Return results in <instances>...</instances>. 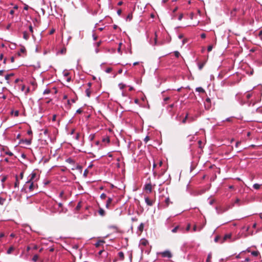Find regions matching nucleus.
<instances>
[{
	"instance_id": "obj_51",
	"label": "nucleus",
	"mask_w": 262,
	"mask_h": 262,
	"mask_svg": "<svg viewBox=\"0 0 262 262\" xmlns=\"http://www.w3.org/2000/svg\"><path fill=\"white\" fill-rule=\"evenodd\" d=\"M112 71V69L110 68H107L106 70V72L107 73H110Z\"/></svg>"
},
{
	"instance_id": "obj_37",
	"label": "nucleus",
	"mask_w": 262,
	"mask_h": 262,
	"mask_svg": "<svg viewBox=\"0 0 262 262\" xmlns=\"http://www.w3.org/2000/svg\"><path fill=\"white\" fill-rule=\"evenodd\" d=\"M14 116L15 117H17L19 115V111H15L14 112Z\"/></svg>"
},
{
	"instance_id": "obj_14",
	"label": "nucleus",
	"mask_w": 262,
	"mask_h": 262,
	"mask_svg": "<svg viewBox=\"0 0 262 262\" xmlns=\"http://www.w3.org/2000/svg\"><path fill=\"white\" fill-rule=\"evenodd\" d=\"M23 38L26 39V40H28L29 38V34H28V33L26 31H24L23 32Z\"/></svg>"
},
{
	"instance_id": "obj_31",
	"label": "nucleus",
	"mask_w": 262,
	"mask_h": 262,
	"mask_svg": "<svg viewBox=\"0 0 262 262\" xmlns=\"http://www.w3.org/2000/svg\"><path fill=\"white\" fill-rule=\"evenodd\" d=\"M143 228H144V224L143 223H141L139 227V229L140 231H142Z\"/></svg>"
},
{
	"instance_id": "obj_25",
	"label": "nucleus",
	"mask_w": 262,
	"mask_h": 262,
	"mask_svg": "<svg viewBox=\"0 0 262 262\" xmlns=\"http://www.w3.org/2000/svg\"><path fill=\"white\" fill-rule=\"evenodd\" d=\"M260 185L258 184H254L253 185V188L255 189H259L260 188Z\"/></svg>"
},
{
	"instance_id": "obj_26",
	"label": "nucleus",
	"mask_w": 262,
	"mask_h": 262,
	"mask_svg": "<svg viewBox=\"0 0 262 262\" xmlns=\"http://www.w3.org/2000/svg\"><path fill=\"white\" fill-rule=\"evenodd\" d=\"M6 199L0 196V205H2L5 202Z\"/></svg>"
},
{
	"instance_id": "obj_22",
	"label": "nucleus",
	"mask_w": 262,
	"mask_h": 262,
	"mask_svg": "<svg viewBox=\"0 0 262 262\" xmlns=\"http://www.w3.org/2000/svg\"><path fill=\"white\" fill-rule=\"evenodd\" d=\"M165 202L166 207H168L170 203H172V202H170L169 198H167L166 199Z\"/></svg>"
},
{
	"instance_id": "obj_39",
	"label": "nucleus",
	"mask_w": 262,
	"mask_h": 262,
	"mask_svg": "<svg viewBox=\"0 0 262 262\" xmlns=\"http://www.w3.org/2000/svg\"><path fill=\"white\" fill-rule=\"evenodd\" d=\"M66 48H63L60 51V52H61V54H64V53H66Z\"/></svg>"
},
{
	"instance_id": "obj_6",
	"label": "nucleus",
	"mask_w": 262,
	"mask_h": 262,
	"mask_svg": "<svg viewBox=\"0 0 262 262\" xmlns=\"http://www.w3.org/2000/svg\"><path fill=\"white\" fill-rule=\"evenodd\" d=\"M104 243H105V242L104 241L99 240L95 244V245L96 247L98 248V247H100L101 245H102Z\"/></svg>"
},
{
	"instance_id": "obj_21",
	"label": "nucleus",
	"mask_w": 262,
	"mask_h": 262,
	"mask_svg": "<svg viewBox=\"0 0 262 262\" xmlns=\"http://www.w3.org/2000/svg\"><path fill=\"white\" fill-rule=\"evenodd\" d=\"M205 64V61L203 62H200L199 63V69L200 70H201L203 68Z\"/></svg>"
},
{
	"instance_id": "obj_19",
	"label": "nucleus",
	"mask_w": 262,
	"mask_h": 262,
	"mask_svg": "<svg viewBox=\"0 0 262 262\" xmlns=\"http://www.w3.org/2000/svg\"><path fill=\"white\" fill-rule=\"evenodd\" d=\"M14 250V248L13 246L10 247L7 250V253L8 254H10L12 253V251H13Z\"/></svg>"
},
{
	"instance_id": "obj_49",
	"label": "nucleus",
	"mask_w": 262,
	"mask_h": 262,
	"mask_svg": "<svg viewBox=\"0 0 262 262\" xmlns=\"http://www.w3.org/2000/svg\"><path fill=\"white\" fill-rule=\"evenodd\" d=\"M149 140V137L148 136H146L145 139L144 141L146 143L148 140Z\"/></svg>"
},
{
	"instance_id": "obj_64",
	"label": "nucleus",
	"mask_w": 262,
	"mask_h": 262,
	"mask_svg": "<svg viewBox=\"0 0 262 262\" xmlns=\"http://www.w3.org/2000/svg\"><path fill=\"white\" fill-rule=\"evenodd\" d=\"M28 134L29 135H32V132L31 130H28V132H27Z\"/></svg>"
},
{
	"instance_id": "obj_13",
	"label": "nucleus",
	"mask_w": 262,
	"mask_h": 262,
	"mask_svg": "<svg viewBox=\"0 0 262 262\" xmlns=\"http://www.w3.org/2000/svg\"><path fill=\"white\" fill-rule=\"evenodd\" d=\"M28 184H29V191H32L34 188V185L33 182H31V183H28Z\"/></svg>"
},
{
	"instance_id": "obj_45",
	"label": "nucleus",
	"mask_w": 262,
	"mask_h": 262,
	"mask_svg": "<svg viewBox=\"0 0 262 262\" xmlns=\"http://www.w3.org/2000/svg\"><path fill=\"white\" fill-rule=\"evenodd\" d=\"M55 30L54 29H52L49 32V34L51 35L53 34L55 32Z\"/></svg>"
},
{
	"instance_id": "obj_5",
	"label": "nucleus",
	"mask_w": 262,
	"mask_h": 262,
	"mask_svg": "<svg viewBox=\"0 0 262 262\" xmlns=\"http://www.w3.org/2000/svg\"><path fill=\"white\" fill-rule=\"evenodd\" d=\"M30 178L28 180V181L26 182V183H30L31 182H33V180L36 178V173L35 172H32L30 174Z\"/></svg>"
},
{
	"instance_id": "obj_60",
	"label": "nucleus",
	"mask_w": 262,
	"mask_h": 262,
	"mask_svg": "<svg viewBox=\"0 0 262 262\" xmlns=\"http://www.w3.org/2000/svg\"><path fill=\"white\" fill-rule=\"evenodd\" d=\"M9 13H10V14L13 15V14H14V10H11L10 11V12H9Z\"/></svg>"
},
{
	"instance_id": "obj_52",
	"label": "nucleus",
	"mask_w": 262,
	"mask_h": 262,
	"mask_svg": "<svg viewBox=\"0 0 262 262\" xmlns=\"http://www.w3.org/2000/svg\"><path fill=\"white\" fill-rule=\"evenodd\" d=\"M201 37L202 38H205L206 37V34L205 33H202L201 34Z\"/></svg>"
},
{
	"instance_id": "obj_12",
	"label": "nucleus",
	"mask_w": 262,
	"mask_h": 262,
	"mask_svg": "<svg viewBox=\"0 0 262 262\" xmlns=\"http://www.w3.org/2000/svg\"><path fill=\"white\" fill-rule=\"evenodd\" d=\"M195 91L199 93H205V90L203 88H202V87L196 88L195 89Z\"/></svg>"
},
{
	"instance_id": "obj_54",
	"label": "nucleus",
	"mask_w": 262,
	"mask_h": 262,
	"mask_svg": "<svg viewBox=\"0 0 262 262\" xmlns=\"http://www.w3.org/2000/svg\"><path fill=\"white\" fill-rule=\"evenodd\" d=\"M241 142L240 141H237L236 143V144H235V147H237L238 146V145L239 144H241Z\"/></svg>"
},
{
	"instance_id": "obj_4",
	"label": "nucleus",
	"mask_w": 262,
	"mask_h": 262,
	"mask_svg": "<svg viewBox=\"0 0 262 262\" xmlns=\"http://www.w3.org/2000/svg\"><path fill=\"white\" fill-rule=\"evenodd\" d=\"M145 201L146 204L149 206H152L154 203V201L152 200H150L148 197H146L145 198Z\"/></svg>"
},
{
	"instance_id": "obj_55",
	"label": "nucleus",
	"mask_w": 262,
	"mask_h": 262,
	"mask_svg": "<svg viewBox=\"0 0 262 262\" xmlns=\"http://www.w3.org/2000/svg\"><path fill=\"white\" fill-rule=\"evenodd\" d=\"M56 115H54L52 117V121H55L56 120Z\"/></svg>"
},
{
	"instance_id": "obj_30",
	"label": "nucleus",
	"mask_w": 262,
	"mask_h": 262,
	"mask_svg": "<svg viewBox=\"0 0 262 262\" xmlns=\"http://www.w3.org/2000/svg\"><path fill=\"white\" fill-rule=\"evenodd\" d=\"M106 198V195L104 193H102L100 195V198L102 200L105 199Z\"/></svg>"
},
{
	"instance_id": "obj_43",
	"label": "nucleus",
	"mask_w": 262,
	"mask_h": 262,
	"mask_svg": "<svg viewBox=\"0 0 262 262\" xmlns=\"http://www.w3.org/2000/svg\"><path fill=\"white\" fill-rule=\"evenodd\" d=\"M148 243V242L147 241H143L141 243V244L144 245V246H146V245Z\"/></svg>"
},
{
	"instance_id": "obj_29",
	"label": "nucleus",
	"mask_w": 262,
	"mask_h": 262,
	"mask_svg": "<svg viewBox=\"0 0 262 262\" xmlns=\"http://www.w3.org/2000/svg\"><path fill=\"white\" fill-rule=\"evenodd\" d=\"M179 228V226H176V227H174L172 230V232L173 233H176L177 232V230H178V229Z\"/></svg>"
},
{
	"instance_id": "obj_10",
	"label": "nucleus",
	"mask_w": 262,
	"mask_h": 262,
	"mask_svg": "<svg viewBox=\"0 0 262 262\" xmlns=\"http://www.w3.org/2000/svg\"><path fill=\"white\" fill-rule=\"evenodd\" d=\"M231 236H232V234L231 233H229V234H227L225 235L223 237V242H225L227 239L230 238L231 237Z\"/></svg>"
},
{
	"instance_id": "obj_16",
	"label": "nucleus",
	"mask_w": 262,
	"mask_h": 262,
	"mask_svg": "<svg viewBox=\"0 0 262 262\" xmlns=\"http://www.w3.org/2000/svg\"><path fill=\"white\" fill-rule=\"evenodd\" d=\"M15 184H14V186L15 187H18V186H19V181L18 180V177L17 176H15Z\"/></svg>"
},
{
	"instance_id": "obj_48",
	"label": "nucleus",
	"mask_w": 262,
	"mask_h": 262,
	"mask_svg": "<svg viewBox=\"0 0 262 262\" xmlns=\"http://www.w3.org/2000/svg\"><path fill=\"white\" fill-rule=\"evenodd\" d=\"M133 17V15L132 14H129L127 16V18L129 19V20H130Z\"/></svg>"
},
{
	"instance_id": "obj_3",
	"label": "nucleus",
	"mask_w": 262,
	"mask_h": 262,
	"mask_svg": "<svg viewBox=\"0 0 262 262\" xmlns=\"http://www.w3.org/2000/svg\"><path fill=\"white\" fill-rule=\"evenodd\" d=\"M144 189L147 191V192L150 193L152 191V186L150 183L145 184L144 186Z\"/></svg>"
},
{
	"instance_id": "obj_59",
	"label": "nucleus",
	"mask_w": 262,
	"mask_h": 262,
	"mask_svg": "<svg viewBox=\"0 0 262 262\" xmlns=\"http://www.w3.org/2000/svg\"><path fill=\"white\" fill-rule=\"evenodd\" d=\"M259 36L262 38V30L260 31L258 34Z\"/></svg>"
},
{
	"instance_id": "obj_46",
	"label": "nucleus",
	"mask_w": 262,
	"mask_h": 262,
	"mask_svg": "<svg viewBox=\"0 0 262 262\" xmlns=\"http://www.w3.org/2000/svg\"><path fill=\"white\" fill-rule=\"evenodd\" d=\"M82 112V110L80 108H79L76 111V113L78 114H81Z\"/></svg>"
},
{
	"instance_id": "obj_50",
	"label": "nucleus",
	"mask_w": 262,
	"mask_h": 262,
	"mask_svg": "<svg viewBox=\"0 0 262 262\" xmlns=\"http://www.w3.org/2000/svg\"><path fill=\"white\" fill-rule=\"evenodd\" d=\"M121 13H122V10H121V9H118V10H117V14H118V15H120L121 14Z\"/></svg>"
},
{
	"instance_id": "obj_36",
	"label": "nucleus",
	"mask_w": 262,
	"mask_h": 262,
	"mask_svg": "<svg viewBox=\"0 0 262 262\" xmlns=\"http://www.w3.org/2000/svg\"><path fill=\"white\" fill-rule=\"evenodd\" d=\"M191 228V225L190 224H188L187 226V227L186 228V230L188 232L190 230V229Z\"/></svg>"
},
{
	"instance_id": "obj_18",
	"label": "nucleus",
	"mask_w": 262,
	"mask_h": 262,
	"mask_svg": "<svg viewBox=\"0 0 262 262\" xmlns=\"http://www.w3.org/2000/svg\"><path fill=\"white\" fill-rule=\"evenodd\" d=\"M38 259L39 256L37 254H35L32 257V261L33 262H36Z\"/></svg>"
},
{
	"instance_id": "obj_42",
	"label": "nucleus",
	"mask_w": 262,
	"mask_h": 262,
	"mask_svg": "<svg viewBox=\"0 0 262 262\" xmlns=\"http://www.w3.org/2000/svg\"><path fill=\"white\" fill-rule=\"evenodd\" d=\"M183 17V14L182 13L180 14L179 16L178 19L179 20H182V18Z\"/></svg>"
},
{
	"instance_id": "obj_63",
	"label": "nucleus",
	"mask_w": 262,
	"mask_h": 262,
	"mask_svg": "<svg viewBox=\"0 0 262 262\" xmlns=\"http://www.w3.org/2000/svg\"><path fill=\"white\" fill-rule=\"evenodd\" d=\"M214 201L213 200H210V202H209V204H210V205H212V204H213V203H214Z\"/></svg>"
},
{
	"instance_id": "obj_15",
	"label": "nucleus",
	"mask_w": 262,
	"mask_h": 262,
	"mask_svg": "<svg viewBox=\"0 0 262 262\" xmlns=\"http://www.w3.org/2000/svg\"><path fill=\"white\" fill-rule=\"evenodd\" d=\"M75 169L78 170L80 172H82V167L80 165H77L75 167ZM73 170L75 169L74 168H72Z\"/></svg>"
},
{
	"instance_id": "obj_20",
	"label": "nucleus",
	"mask_w": 262,
	"mask_h": 262,
	"mask_svg": "<svg viewBox=\"0 0 262 262\" xmlns=\"http://www.w3.org/2000/svg\"><path fill=\"white\" fill-rule=\"evenodd\" d=\"M202 229V227H199V228H198V227L196 226V225H194L193 227V231L194 232H195L196 231H201Z\"/></svg>"
},
{
	"instance_id": "obj_23",
	"label": "nucleus",
	"mask_w": 262,
	"mask_h": 262,
	"mask_svg": "<svg viewBox=\"0 0 262 262\" xmlns=\"http://www.w3.org/2000/svg\"><path fill=\"white\" fill-rule=\"evenodd\" d=\"M251 254L254 256H257L259 254L258 251H254L251 252Z\"/></svg>"
},
{
	"instance_id": "obj_27",
	"label": "nucleus",
	"mask_w": 262,
	"mask_h": 262,
	"mask_svg": "<svg viewBox=\"0 0 262 262\" xmlns=\"http://www.w3.org/2000/svg\"><path fill=\"white\" fill-rule=\"evenodd\" d=\"M51 93V91L50 89H46L44 91H43V94H50Z\"/></svg>"
},
{
	"instance_id": "obj_34",
	"label": "nucleus",
	"mask_w": 262,
	"mask_h": 262,
	"mask_svg": "<svg viewBox=\"0 0 262 262\" xmlns=\"http://www.w3.org/2000/svg\"><path fill=\"white\" fill-rule=\"evenodd\" d=\"M188 114H187L186 115V116L185 117V118L183 119V120H182V123H186V120H187V118H188Z\"/></svg>"
},
{
	"instance_id": "obj_2",
	"label": "nucleus",
	"mask_w": 262,
	"mask_h": 262,
	"mask_svg": "<svg viewBox=\"0 0 262 262\" xmlns=\"http://www.w3.org/2000/svg\"><path fill=\"white\" fill-rule=\"evenodd\" d=\"M204 106L206 110H209L211 106V100L209 98H206L204 103Z\"/></svg>"
},
{
	"instance_id": "obj_57",
	"label": "nucleus",
	"mask_w": 262,
	"mask_h": 262,
	"mask_svg": "<svg viewBox=\"0 0 262 262\" xmlns=\"http://www.w3.org/2000/svg\"><path fill=\"white\" fill-rule=\"evenodd\" d=\"M67 161L69 162V163H73V160L70 158L68 159L67 160Z\"/></svg>"
},
{
	"instance_id": "obj_56",
	"label": "nucleus",
	"mask_w": 262,
	"mask_h": 262,
	"mask_svg": "<svg viewBox=\"0 0 262 262\" xmlns=\"http://www.w3.org/2000/svg\"><path fill=\"white\" fill-rule=\"evenodd\" d=\"M10 77V75H8V74L5 76V79L7 80H8L9 79Z\"/></svg>"
},
{
	"instance_id": "obj_47",
	"label": "nucleus",
	"mask_w": 262,
	"mask_h": 262,
	"mask_svg": "<svg viewBox=\"0 0 262 262\" xmlns=\"http://www.w3.org/2000/svg\"><path fill=\"white\" fill-rule=\"evenodd\" d=\"M110 228L114 229H115L116 230H118V228L116 226H110Z\"/></svg>"
},
{
	"instance_id": "obj_33",
	"label": "nucleus",
	"mask_w": 262,
	"mask_h": 262,
	"mask_svg": "<svg viewBox=\"0 0 262 262\" xmlns=\"http://www.w3.org/2000/svg\"><path fill=\"white\" fill-rule=\"evenodd\" d=\"M174 54L175 56L177 58L179 57V56H180V54L178 51H174Z\"/></svg>"
},
{
	"instance_id": "obj_62",
	"label": "nucleus",
	"mask_w": 262,
	"mask_h": 262,
	"mask_svg": "<svg viewBox=\"0 0 262 262\" xmlns=\"http://www.w3.org/2000/svg\"><path fill=\"white\" fill-rule=\"evenodd\" d=\"M23 176H24V173L22 172H21V173H20V179H23Z\"/></svg>"
},
{
	"instance_id": "obj_40",
	"label": "nucleus",
	"mask_w": 262,
	"mask_h": 262,
	"mask_svg": "<svg viewBox=\"0 0 262 262\" xmlns=\"http://www.w3.org/2000/svg\"><path fill=\"white\" fill-rule=\"evenodd\" d=\"M25 142L28 145H30L31 143V140H26Z\"/></svg>"
},
{
	"instance_id": "obj_44",
	"label": "nucleus",
	"mask_w": 262,
	"mask_h": 262,
	"mask_svg": "<svg viewBox=\"0 0 262 262\" xmlns=\"http://www.w3.org/2000/svg\"><path fill=\"white\" fill-rule=\"evenodd\" d=\"M7 176H4L2 179V182H4L5 181H6V180H7Z\"/></svg>"
},
{
	"instance_id": "obj_1",
	"label": "nucleus",
	"mask_w": 262,
	"mask_h": 262,
	"mask_svg": "<svg viewBox=\"0 0 262 262\" xmlns=\"http://www.w3.org/2000/svg\"><path fill=\"white\" fill-rule=\"evenodd\" d=\"M159 254L161 255L163 257L171 258L172 257L171 252L168 250L160 252Z\"/></svg>"
},
{
	"instance_id": "obj_61",
	"label": "nucleus",
	"mask_w": 262,
	"mask_h": 262,
	"mask_svg": "<svg viewBox=\"0 0 262 262\" xmlns=\"http://www.w3.org/2000/svg\"><path fill=\"white\" fill-rule=\"evenodd\" d=\"M5 236V234L4 233H1L0 234V238H2Z\"/></svg>"
},
{
	"instance_id": "obj_8",
	"label": "nucleus",
	"mask_w": 262,
	"mask_h": 262,
	"mask_svg": "<svg viewBox=\"0 0 262 262\" xmlns=\"http://www.w3.org/2000/svg\"><path fill=\"white\" fill-rule=\"evenodd\" d=\"M98 213H99V215L102 216H104L105 214V211L102 208H99V210H98Z\"/></svg>"
},
{
	"instance_id": "obj_38",
	"label": "nucleus",
	"mask_w": 262,
	"mask_h": 262,
	"mask_svg": "<svg viewBox=\"0 0 262 262\" xmlns=\"http://www.w3.org/2000/svg\"><path fill=\"white\" fill-rule=\"evenodd\" d=\"M88 173V170L85 169L83 173L84 177H86L87 176Z\"/></svg>"
},
{
	"instance_id": "obj_58",
	"label": "nucleus",
	"mask_w": 262,
	"mask_h": 262,
	"mask_svg": "<svg viewBox=\"0 0 262 262\" xmlns=\"http://www.w3.org/2000/svg\"><path fill=\"white\" fill-rule=\"evenodd\" d=\"M104 251L103 250H100L99 252H98V255H101V254L104 252Z\"/></svg>"
},
{
	"instance_id": "obj_28",
	"label": "nucleus",
	"mask_w": 262,
	"mask_h": 262,
	"mask_svg": "<svg viewBox=\"0 0 262 262\" xmlns=\"http://www.w3.org/2000/svg\"><path fill=\"white\" fill-rule=\"evenodd\" d=\"M81 207V203L80 202H79L78 204H77V206L76 207V210H79Z\"/></svg>"
},
{
	"instance_id": "obj_7",
	"label": "nucleus",
	"mask_w": 262,
	"mask_h": 262,
	"mask_svg": "<svg viewBox=\"0 0 262 262\" xmlns=\"http://www.w3.org/2000/svg\"><path fill=\"white\" fill-rule=\"evenodd\" d=\"M26 52V50L25 47L22 46L21 47L19 51L17 53L18 56H20L21 55V53H25Z\"/></svg>"
},
{
	"instance_id": "obj_53",
	"label": "nucleus",
	"mask_w": 262,
	"mask_h": 262,
	"mask_svg": "<svg viewBox=\"0 0 262 262\" xmlns=\"http://www.w3.org/2000/svg\"><path fill=\"white\" fill-rule=\"evenodd\" d=\"M93 39H94V40H96L97 39V37H98L96 35L94 34L93 35Z\"/></svg>"
},
{
	"instance_id": "obj_35",
	"label": "nucleus",
	"mask_w": 262,
	"mask_h": 262,
	"mask_svg": "<svg viewBox=\"0 0 262 262\" xmlns=\"http://www.w3.org/2000/svg\"><path fill=\"white\" fill-rule=\"evenodd\" d=\"M212 48H213V46L212 45H209L208 47V48H207L208 52H210L212 50Z\"/></svg>"
},
{
	"instance_id": "obj_32",
	"label": "nucleus",
	"mask_w": 262,
	"mask_h": 262,
	"mask_svg": "<svg viewBox=\"0 0 262 262\" xmlns=\"http://www.w3.org/2000/svg\"><path fill=\"white\" fill-rule=\"evenodd\" d=\"M59 197L61 198H63L64 200L66 199L64 198V192L63 191H61L59 194Z\"/></svg>"
},
{
	"instance_id": "obj_41",
	"label": "nucleus",
	"mask_w": 262,
	"mask_h": 262,
	"mask_svg": "<svg viewBox=\"0 0 262 262\" xmlns=\"http://www.w3.org/2000/svg\"><path fill=\"white\" fill-rule=\"evenodd\" d=\"M29 31H30V32H31L32 34L33 33V27L31 25H30L29 27Z\"/></svg>"
},
{
	"instance_id": "obj_11",
	"label": "nucleus",
	"mask_w": 262,
	"mask_h": 262,
	"mask_svg": "<svg viewBox=\"0 0 262 262\" xmlns=\"http://www.w3.org/2000/svg\"><path fill=\"white\" fill-rule=\"evenodd\" d=\"M118 256L119 257L120 260H122L124 258V253L122 251H120L118 253Z\"/></svg>"
},
{
	"instance_id": "obj_24",
	"label": "nucleus",
	"mask_w": 262,
	"mask_h": 262,
	"mask_svg": "<svg viewBox=\"0 0 262 262\" xmlns=\"http://www.w3.org/2000/svg\"><path fill=\"white\" fill-rule=\"evenodd\" d=\"M85 93H86V96L88 97H90V95H91V91L89 89H87L86 90H85Z\"/></svg>"
},
{
	"instance_id": "obj_9",
	"label": "nucleus",
	"mask_w": 262,
	"mask_h": 262,
	"mask_svg": "<svg viewBox=\"0 0 262 262\" xmlns=\"http://www.w3.org/2000/svg\"><path fill=\"white\" fill-rule=\"evenodd\" d=\"M112 201H113V199L112 198H108L106 203V207L107 208H109L110 205L112 203Z\"/></svg>"
},
{
	"instance_id": "obj_17",
	"label": "nucleus",
	"mask_w": 262,
	"mask_h": 262,
	"mask_svg": "<svg viewBox=\"0 0 262 262\" xmlns=\"http://www.w3.org/2000/svg\"><path fill=\"white\" fill-rule=\"evenodd\" d=\"M211 258H212V253H209L207 256V258L206 260V262H211Z\"/></svg>"
}]
</instances>
